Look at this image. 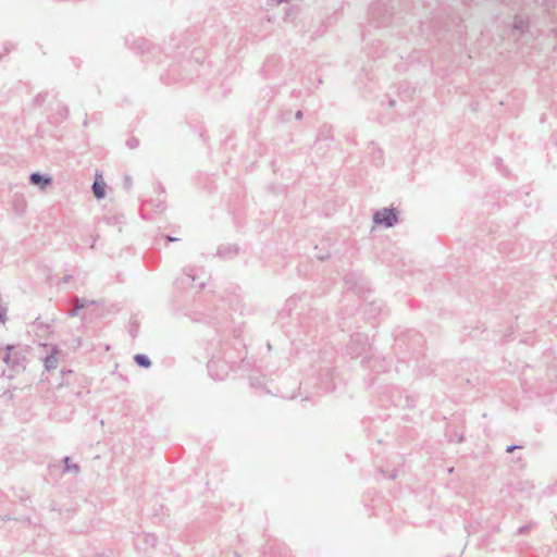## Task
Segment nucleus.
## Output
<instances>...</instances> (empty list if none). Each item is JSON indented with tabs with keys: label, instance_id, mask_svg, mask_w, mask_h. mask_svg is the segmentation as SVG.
<instances>
[{
	"label": "nucleus",
	"instance_id": "f257e3e1",
	"mask_svg": "<svg viewBox=\"0 0 557 557\" xmlns=\"http://www.w3.org/2000/svg\"><path fill=\"white\" fill-rule=\"evenodd\" d=\"M396 220V214L392 210L387 209L379 211L374 215V222L376 224H384L385 226H392Z\"/></svg>",
	"mask_w": 557,
	"mask_h": 557
},
{
	"label": "nucleus",
	"instance_id": "f03ea898",
	"mask_svg": "<svg viewBox=\"0 0 557 557\" xmlns=\"http://www.w3.org/2000/svg\"><path fill=\"white\" fill-rule=\"evenodd\" d=\"M92 191L97 198H102L104 196V183L96 181L92 185Z\"/></svg>",
	"mask_w": 557,
	"mask_h": 557
},
{
	"label": "nucleus",
	"instance_id": "7ed1b4c3",
	"mask_svg": "<svg viewBox=\"0 0 557 557\" xmlns=\"http://www.w3.org/2000/svg\"><path fill=\"white\" fill-rule=\"evenodd\" d=\"M135 360L141 367H149L150 366L149 359L146 356H144V355H137L135 357Z\"/></svg>",
	"mask_w": 557,
	"mask_h": 557
},
{
	"label": "nucleus",
	"instance_id": "20e7f679",
	"mask_svg": "<svg viewBox=\"0 0 557 557\" xmlns=\"http://www.w3.org/2000/svg\"><path fill=\"white\" fill-rule=\"evenodd\" d=\"M30 181H32V183H34L36 185H38L40 183H44V185H46V184L49 183V180H45L44 181L42 177L39 174H37V173L32 174Z\"/></svg>",
	"mask_w": 557,
	"mask_h": 557
}]
</instances>
